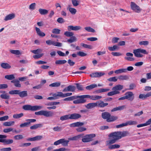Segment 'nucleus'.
<instances>
[{
	"label": "nucleus",
	"instance_id": "obj_39",
	"mask_svg": "<svg viewBox=\"0 0 151 151\" xmlns=\"http://www.w3.org/2000/svg\"><path fill=\"white\" fill-rule=\"evenodd\" d=\"M24 115L23 113H21L20 114H16L13 115V118L15 119H19L21 118Z\"/></svg>",
	"mask_w": 151,
	"mask_h": 151
},
{
	"label": "nucleus",
	"instance_id": "obj_38",
	"mask_svg": "<svg viewBox=\"0 0 151 151\" xmlns=\"http://www.w3.org/2000/svg\"><path fill=\"white\" fill-rule=\"evenodd\" d=\"M32 106L30 105H24L22 107V109L25 110L31 111Z\"/></svg>",
	"mask_w": 151,
	"mask_h": 151
},
{
	"label": "nucleus",
	"instance_id": "obj_11",
	"mask_svg": "<svg viewBox=\"0 0 151 151\" xmlns=\"http://www.w3.org/2000/svg\"><path fill=\"white\" fill-rule=\"evenodd\" d=\"M76 87L72 85H69L67 87L65 88L63 90V92L67 91H74L76 90Z\"/></svg>",
	"mask_w": 151,
	"mask_h": 151
},
{
	"label": "nucleus",
	"instance_id": "obj_33",
	"mask_svg": "<svg viewBox=\"0 0 151 151\" xmlns=\"http://www.w3.org/2000/svg\"><path fill=\"white\" fill-rule=\"evenodd\" d=\"M97 85L96 84H92L86 87V88L88 90H91L92 89L96 87Z\"/></svg>",
	"mask_w": 151,
	"mask_h": 151
},
{
	"label": "nucleus",
	"instance_id": "obj_25",
	"mask_svg": "<svg viewBox=\"0 0 151 151\" xmlns=\"http://www.w3.org/2000/svg\"><path fill=\"white\" fill-rule=\"evenodd\" d=\"M43 126V124H37L34 125L30 127V129H35L38 128H40Z\"/></svg>",
	"mask_w": 151,
	"mask_h": 151
},
{
	"label": "nucleus",
	"instance_id": "obj_36",
	"mask_svg": "<svg viewBox=\"0 0 151 151\" xmlns=\"http://www.w3.org/2000/svg\"><path fill=\"white\" fill-rule=\"evenodd\" d=\"M67 62L65 60H57L55 62V63L56 65H61L65 64Z\"/></svg>",
	"mask_w": 151,
	"mask_h": 151
},
{
	"label": "nucleus",
	"instance_id": "obj_49",
	"mask_svg": "<svg viewBox=\"0 0 151 151\" xmlns=\"http://www.w3.org/2000/svg\"><path fill=\"white\" fill-rule=\"evenodd\" d=\"M76 96H73L64 99V101H71L76 99Z\"/></svg>",
	"mask_w": 151,
	"mask_h": 151
},
{
	"label": "nucleus",
	"instance_id": "obj_18",
	"mask_svg": "<svg viewBox=\"0 0 151 151\" xmlns=\"http://www.w3.org/2000/svg\"><path fill=\"white\" fill-rule=\"evenodd\" d=\"M15 17V15L14 13L9 14L5 17L4 20L7 21L9 20H11Z\"/></svg>",
	"mask_w": 151,
	"mask_h": 151
},
{
	"label": "nucleus",
	"instance_id": "obj_58",
	"mask_svg": "<svg viewBox=\"0 0 151 151\" xmlns=\"http://www.w3.org/2000/svg\"><path fill=\"white\" fill-rule=\"evenodd\" d=\"M23 137L21 134L17 135L14 136V139L16 140H19L23 138Z\"/></svg>",
	"mask_w": 151,
	"mask_h": 151
},
{
	"label": "nucleus",
	"instance_id": "obj_46",
	"mask_svg": "<svg viewBox=\"0 0 151 151\" xmlns=\"http://www.w3.org/2000/svg\"><path fill=\"white\" fill-rule=\"evenodd\" d=\"M19 90H16L10 91L9 92V94L11 95L18 94H19Z\"/></svg>",
	"mask_w": 151,
	"mask_h": 151
},
{
	"label": "nucleus",
	"instance_id": "obj_28",
	"mask_svg": "<svg viewBox=\"0 0 151 151\" xmlns=\"http://www.w3.org/2000/svg\"><path fill=\"white\" fill-rule=\"evenodd\" d=\"M118 118L116 116H111L110 115V117L107 120V122H113L118 119Z\"/></svg>",
	"mask_w": 151,
	"mask_h": 151
},
{
	"label": "nucleus",
	"instance_id": "obj_3",
	"mask_svg": "<svg viewBox=\"0 0 151 151\" xmlns=\"http://www.w3.org/2000/svg\"><path fill=\"white\" fill-rule=\"evenodd\" d=\"M133 53L135 56L138 58H141L143 56V55L140 53L145 54H147L148 53L146 50L140 48L134 50Z\"/></svg>",
	"mask_w": 151,
	"mask_h": 151
},
{
	"label": "nucleus",
	"instance_id": "obj_15",
	"mask_svg": "<svg viewBox=\"0 0 151 151\" xmlns=\"http://www.w3.org/2000/svg\"><path fill=\"white\" fill-rule=\"evenodd\" d=\"M43 138V137L42 135H38L35 137L31 138H29L27 139L28 141H35L40 140Z\"/></svg>",
	"mask_w": 151,
	"mask_h": 151
},
{
	"label": "nucleus",
	"instance_id": "obj_37",
	"mask_svg": "<svg viewBox=\"0 0 151 151\" xmlns=\"http://www.w3.org/2000/svg\"><path fill=\"white\" fill-rule=\"evenodd\" d=\"M69 114L61 116L60 118V119L61 121H64L70 119Z\"/></svg>",
	"mask_w": 151,
	"mask_h": 151
},
{
	"label": "nucleus",
	"instance_id": "obj_54",
	"mask_svg": "<svg viewBox=\"0 0 151 151\" xmlns=\"http://www.w3.org/2000/svg\"><path fill=\"white\" fill-rule=\"evenodd\" d=\"M81 45L85 48H89L90 49H91V46L90 45H88L83 43H81Z\"/></svg>",
	"mask_w": 151,
	"mask_h": 151
},
{
	"label": "nucleus",
	"instance_id": "obj_7",
	"mask_svg": "<svg viewBox=\"0 0 151 151\" xmlns=\"http://www.w3.org/2000/svg\"><path fill=\"white\" fill-rule=\"evenodd\" d=\"M131 7L132 9L136 12L139 13L141 11L140 7L134 2H131Z\"/></svg>",
	"mask_w": 151,
	"mask_h": 151
},
{
	"label": "nucleus",
	"instance_id": "obj_6",
	"mask_svg": "<svg viewBox=\"0 0 151 151\" xmlns=\"http://www.w3.org/2000/svg\"><path fill=\"white\" fill-rule=\"evenodd\" d=\"M124 95L125 96H123V99H127L128 100L132 101L134 99V94L131 91L126 92Z\"/></svg>",
	"mask_w": 151,
	"mask_h": 151
},
{
	"label": "nucleus",
	"instance_id": "obj_48",
	"mask_svg": "<svg viewBox=\"0 0 151 151\" xmlns=\"http://www.w3.org/2000/svg\"><path fill=\"white\" fill-rule=\"evenodd\" d=\"M120 145L118 144L110 145L109 147V148L110 149H113L116 148H119L120 147Z\"/></svg>",
	"mask_w": 151,
	"mask_h": 151
},
{
	"label": "nucleus",
	"instance_id": "obj_57",
	"mask_svg": "<svg viewBox=\"0 0 151 151\" xmlns=\"http://www.w3.org/2000/svg\"><path fill=\"white\" fill-rule=\"evenodd\" d=\"M13 129L12 128H9L5 129H3V131L4 133H7L12 131Z\"/></svg>",
	"mask_w": 151,
	"mask_h": 151
},
{
	"label": "nucleus",
	"instance_id": "obj_51",
	"mask_svg": "<svg viewBox=\"0 0 151 151\" xmlns=\"http://www.w3.org/2000/svg\"><path fill=\"white\" fill-rule=\"evenodd\" d=\"M85 29L88 32L94 33L95 32V31L92 28L90 27H85Z\"/></svg>",
	"mask_w": 151,
	"mask_h": 151
},
{
	"label": "nucleus",
	"instance_id": "obj_42",
	"mask_svg": "<svg viewBox=\"0 0 151 151\" xmlns=\"http://www.w3.org/2000/svg\"><path fill=\"white\" fill-rule=\"evenodd\" d=\"M5 78L8 80H11L14 79L15 78V77L13 74H11L5 76Z\"/></svg>",
	"mask_w": 151,
	"mask_h": 151
},
{
	"label": "nucleus",
	"instance_id": "obj_35",
	"mask_svg": "<svg viewBox=\"0 0 151 151\" xmlns=\"http://www.w3.org/2000/svg\"><path fill=\"white\" fill-rule=\"evenodd\" d=\"M61 144L64 146H67L69 141V140H65V139H61Z\"/></svg>",
	"mask_w": 151,
	"mask_h": 151
},
{
	"label": "nucleus",
	"instance_id": "obj_20",
	"mask_svg": "<svg viewBox=\"0 0 151 151\" xmlns=\"http://www.w3.org/2000/svg\"><path fill=\"white\" fill-rule=\"evenodd\" d=\"M19 95L21 98H24L27 97L28 96L27 92L26 91H20L19 90Z\"/></svg>",
	"mask_w": 151,
	"mask_h": 151
},
{
	"label": "nucleus",
	"instance_id": "obj_26",
	"mask_svg": "<svg viewBox=\"0 0 151 151\" xmlns=\"http://www.w3.org/2000/svg\"><path fill=\"white\" fill-rule=\"evenodd\" d=\"M123 88V86L119 84L117 85L112 88V90L113 91H118L121 90Z\"/></svg>",
	"mask_w": 151,
	"mask_h": 151
},
{
	"label": "nucleus",
	"instance_id": "obj_32",
	"mask_svg": "<svg viewBox=\"0 0 151 151\" xmlns=\"http://www.w3.org/2000/svg\"><path fill=\"white\" fill-rule=\"evenodd\" d=\"M67 9H68L70 12L73 15L75 14L77 12L76 10L73 8L68 7Z\"/></svg>",
	"mask_w": 151,
	"mask_h": 151
},
{
	"label": "nucleus",
	"instance_id": "obj_24",
	"mask_svg": "<svg viewBox=\"0 0 151 151\" xmlns=\"http://www.w3.org/2000/svg\"><path fill=\"white\" fill-rule=\"evenodd\" d=\"M1 66L2 68L4 69H9L11 68V66L7 63H3L1 64Z\"/></svg>",
	"mask_w": 151,
	"mask_h": 151
},
{
	"label": "nucleus",
	"instance_id": "obj_16",
	"mask_svg": "<svg viewBox=\"0 0 151 151\" xmlns=\"http://www.w3.org/2000/svg\"><path fill=\"white\" fill-rule=\"evenodd\" d=\"M85 106L88 109H91L97 107V104L96 102L90 103L85 105Z\"/></svg>",
	"mask_w": 151,
	"mask_h": 151
},
{
	"label": "nucleus",
	"instance_id": "obj_4",
	"mask_svg": "<svg viewBox=\"0 0 151 151\" xmlns=\"http://www.w3.org/2000/svg\"><path fill=\"white\" fill-rule=\"evenodd\" d=\"M35 114L38 115H43L46 117H50L53 116V112L50 111L41 110L35 112Z\"/></svg>",
	"mask_w": 151,
	"mask_h": 151
},
{
	"label": "nucleus",
	"instance_id": "obj_1",
	"mask_svg": "<svg viewBox=\"0 0 151 151\" xmlns=\"http://www.w3.org/2000/svg\"><path fill=\"white\" fill-rule=\"evenodd\" d=\"M123 133L121 132H115L110 133L108 135L109 140L106 141L107 145H110L115 143L116 141L122 138Z\"/></svg>",
	"mask_w": 151,
	"mask_h": 151
},
{
	"label": "nucleus",
	"instance_id": "obj_8",
	"mask_svg": "<svg viewBox=\"0 0 151 151\" xmlns=\"http://www.w3.org/2000/svg\"><path fill=\"white\" fill-rule=\"evenodd\" d=\"M46 43L48 45H53L55 46L61 47L62 46V43L58 42H55L51 40H49L46 41Z\"/></svg>",
	"mask_w": 151,
	"mask_h": 151
},
{
	"label": "nucleus",
	"instance_id": "obj_29",
	"mask_svg": "<svg viewBox=\"0 0 151 151\" xmlns=\"http://www.w3.org/2000/svg\"><path fill=\"white\" fill-rule=\"evenodd\" d=\"M60 84L61 82L60 81H58L52 83L50 84L49 86L52 87H58L60 86Z\"/></svg>",
	"mask_w": 151,
	"mask_h": 151
},
{
	"label": "nucleus",
	"instance_id": "obj_63",
	"mask_svg": "<svg viewBox=\"0 0 151 151\" xmlns=\"http://www.w3.org/2000/svg\"><path fill=\"white\" fill-rule=\"evenodd\" d=\"M140 45H147L149 44V42L147 41H142L139 43Z\"/></svg>",
	"mask_w": 151,
	"mask_h": 151
},
{
	"label": "nucleus",
	"instance_id": "obj_14",
	"mask_svg": "<svg viewBox=\"0 0 151 151\" xmlns=\"http://www.w3.org/2000/svg\"><path fill=\"white\" fill-rule=\"evenodd\" d=\"M70 119H77L81 117V116L78 113H73L69 114Z\"/></svg>",
	"mask_w": 151,
	"mask_h": 151
},
{
	"label": "nucleus",
	"instance_id": "obj_61",
	"mask_svg": "<svg viewBox=\"0 0 151 151\" xmlns=\"http://www.w3.org/2000/svg\"><path fill=\"white\" fill-rule=\"evenodd\" d=\"M42 50L39 49L37 50H31V52L35 54H37L42 52Z\"/></svg>",
	"mask_w": 151,
	"mask_h": 151
},
{
	"label": "nucleus",
	"instance_id": "obj_22",
	"mask_svg": "<svg viewBox=\"0 0 151 151\" xmlns=\"http://www.w3.org/2000/svg\"><path fill=\"white\" fill-rule=\"evenodd\" d=\"M35 28L37 34L39 36L43 37L45 36V34L43 32H41L39 28L36 27Z\"/></svg>",
	"mask_w": 151,
	"mask_h": 151
},
{
	"label": "nucleus",
	"instance_id": "obj_40",
	"mask_svg": "<svg viewBox=\"0 0 151 151\" xmlns=\"http://www.w3.org/2000/svg\"><path fill=\"white\" fill-rule=\"evenodd\" d=\"M77 39L76 37L75 36H72L70 37V39L67 40V41L68 42L71 43L73 42L76 41Z\"/></svg>",
	"mask_w": 151,
	"mask_h": 151
},
{
	"label": "nucleus",
	"instance_id": "obj_53",
	"mask_svg": "<svg viewBox=\"0 0 151 151\" xmlns=\"http://www.w3.org/2000/svg\"><path fill=\"white\" fill-rule=\"evenodd\" d=\"M107 80L110 82H116L117 80V77L115 76L114 77H111L107 79Z\"/></svg>",
	"mask_w": 151,
	"mask_h": 151
},
{
	"label": "nucleus",
	"instance_id": "obj_23",
	"mask_svg": "<svg viewBox=\"0 0 151 151\" xmlns=\"http://www.w3.org/2000/svg\"><path fill=\"white\" fill-rule=\"evenodd\" d=\"M11 82L14 84V86L18 87H21V85L20 83V82L19 80L17 79H14L11 81Z\"/></svg>",
	"mask_w": 151,
	"mask_h": 151
},
{
	"label": "nucleus",
	"instance_id": "obj_56",
	"mask_svg": "<svg viewBox=\"0 0 151 151\" xmlns=\"http://www.w3.org/2000/svg\"><path fill=\"white\" fill-rule=\"evenodd\" d=\"M86 128L83 127H82L77 128L76 129V131L78 132H82L83 131H86Z\"/></svg>",
	"mask_w": 151,
	"mask_h": 151
},
{
	"label": "nucleus",
	"instance_id": "obj_50",
	"mask_svg": "<svg viewBox=\"0 0 151 151\" xmlns=\"http://www.w3.org/2000/svg\"><path fill=\"white\" fill-rule=\"evenodd\" d=\"M60 30L58 28H54L52 29V32L53 34H58L60 33Z\"/></svg>",
	"mask_w": 151,
	"mask_h": 151
},
{
	"label": "nucleus",
	"instance_id": "obj_13",
	"mask_svg": "<svg viewBox=\"0 0 151 151\" xmlns=\"http://www.w3.org/2000/svg\"><path fill=\"white\" fill-rule=\"evenodd\" d=\"M96 103L97 104V107L100 108L105 107L108 104V103H104V101L101 100L97 101Z\"/></svg>",
	"mask_w": 151,
	"mask_h": 151
},
{
	"label": "nucleus",
	"instance_id": "obj_19",
	"mask_svg": "<svg viewBox=\"0 0 151 151\" xmlns=\"http://www.w3.org/2000/svg\"><path fill=\"white\" fill-rule=\"evenodd\" d=\"M137 124V122L135 121H129L125 123H123V127L128 125H134Z\"/></svg>",
	"mask_w": 151,
	"mask_h": 151
},
{
	"label": "nucleus",
	"instance_id": "obj_10",
	"mask_svg": "<svg viewBox=\"0 0 151 151\" xmlns=\"http://www.w3.org/2000/svg\"><path fill=\"white\" fill-rule=\"evenodd\" d=\"M72 93H68L64 94L61 92H58L57 94H55L54 95L55 96H58L64 98L70 96L72 95Z\"/></svg>",
	"mask_w": 151,
	"mask_h": 151
},
{
	"label": "nucleus",
	"instance_id": "obj_52",
	"mask_svg": "<svg viewBox=\"0 0 151 151\" xmlns=\"http://www.w3.org/2000/svg\"><path fill=\"white\" fill-rule=\"evenodd\" d=\"M76 85L77 89L80 91H82L83 90V86L82 85L80 84L79 83H76Z\"/></svg>",
	"mask_w": 151,
	"mask_h": 151
},
{
	"label": "nucleus",
	"instance_id": "obj_60",
	"mask_svg": "<svg viewBox=\"0 0 151 151\" xmlns=\"http://www.w3.org/2000/svg\"><path fill=\"white\" fill-rule=\"evenodd\" d=\"M9 118V116L7 115L1 117H0V121H3L7 120Z\"/></svg>",
	"mask_w": 151,
	"mask_h": 151
},
{
	"label": "nucleus",
	"instance_id": "obj_2",
	"mask_svg": "<svg viewBox=\"0 0 151 151\" xmlns=\"http://www.w3.org/2000/svg\"><path fill=\"white\" fill-rule=\"evenodd\" d=\"M82 135V141L83 142H88L92 141L93 140V138L96 137V134H86L84 136L83 134H81Z\"/></svg>",
	"mask_w": 151,
	"mask_h": 151
},
{
	"label": "nucleus",
	"instance_id": "obj_64",
	"mask_svg": "<svg viewBox=\"0 0 151 151\" xmlns=\"http://www.w3.org/2000/svg\"><path fill=\"white\" fill-rule=\"evenodd\" d=\"M62 128L61 127H59L58 126L54 127L53 130L55 131H59L62 130Z\"/></svg>",
	"mask_w": 151,
	"mask_h": 151
},
{
	"label": "nucleus",
	"instance_id": "obj_45",
	"mask_svg": "<svg viewBox=\"0 0 151 151\" xmlns=\"http://www.w3.org/2000/svg\"><path fill=\"white\" fill-rule=\"evenodd\" d=\"M0 97L2 99H9L10 98L9 96L6 93L2 94L0 95Z\"/></svg>",
	"mask_w": 151,
	"mask_h": 151
},
{
	"label": "nucleus",
	"instance_id": "obj_59",
	"mask_svg": "<svg viewBox=\"0 0 151 151\" xmlns=\"http://www.w3.org/2000/svg\"><path fill=\"white\" fill-rule=\"evenodd\" d=\"M36 4L35 3L31 4L29 6V8L31 10H33L35 8Z\"/></svg>",
	"mask_w": 151,
	"mask_h": 151
},
{
	"label": "nucleus",
	"instance_id": "obj_55",
	"mask_svg": "<svg viewBox=\"0 0 151 151\" xmlns=\"http://www.w3.org/2000/svg\"><path fill=\"white\" fill-rule=\"evenodd\" d=\"M72 3L74 6H77L79 3V2L77 0H72Z\"/></svg>",
	"mask_w": 151,
	"mask_h": 151
},
{
	"label": "nucleus",
	"instance_id": "obj_5",
	"mask_svg": "<svg viewBox=\"0 0 151 151\" xmlns=\"http://www.w3.org/2000/svg\"><path fill=\"white\" fill-rule=\"evenodd\" d=\"M75 97L76 99L77 98H79L80 99L74 101L73 103L74 104H83L86 103V100L84 99L86 98L85 95L76 96Z\"/></svg>",
	"mask_w": 151,
	"mask_h": 151
},
{
	"label": "nucleus",
	"instance_id": "obj_9",
	"mask_svg": "<svg viewBox=\"0 0 151 151\" xmlns=\"http://www.w3.org/2000/svg\"><path fill=\"white\" fill-rule=\"evenodd\" d=\"M86 98H89L93 100H96L100 99L102 98V96L98 95L91 96L89 95H85Z\"/></svg>",
	"mask_w": 151,
	"mask_h": 151
},
{
	"label": "nucleus",
	"instance_id": "obj_43",
	"mask_svg": "<svg viewBox=\"0 0 151 151\" xmlns=\"http://www.w3.org/2000/svg\"><path fill=\"white\" fill-rule=\"evenodd\" d=\"M64 35L67 37H71L74 35V34L72 32L66 31L64 32Z\"/></svg>",
	"mask_w": 151,
	"mask_h": 151
},
{
	"label": "nucleus",
	"instance_id": "obj_27",
	"mask_svg": "<svg viewBox=\"0 0 151 151\" xmlns=\"http://www.w3.org/2000/svg\"><path fill=\"white\" fill-rule=\"evenodd\" d=\"M43 108L42 106H32L31 108V111H35L37 110H39Z\"/></svg>",
	"mask_w": 151,
	"mask_h": 151
},
{
	"label": "nucleus",
	"instance_id": "obj_17",
	"mask_svg": "<svg viewBox=\"0 0 151 151\" xmlns=\"http://www.w3.org/2000/svg\"><path fill=\"white\" fill-rule=\"evenodd\" d=\"M110 114L109 113L107 112H103L101 114V116L104 119H106V121L110 117Z\"/></svg>",
	"mask_w": 151,
	"mask_h": 151
},
{
	"label": "nucleus",
	"instance_id": "obj_34",
	"mask_svg": "<svg viewBox=\"0 0 151 151\" xmlns=\"http://www.w3.org/2000/svg\"><path fill=\"white\" fill-rule=\"evenodd\" d=\"M119 48V46L116 45H114L113 47H109L108 48V49L111 51H114L118 50Z\"/></svg>",
	"mask_w": 151,
	"mask_h": 151
},
{
	"label": "nucleus",
	"instance_id": "obj_31",
	"mask_svg": "<svg viewBox=\"0 0 151 151\" xmlns=\"http://www.w3.org/2000/svg\"><path fill=\"white\" fill-rule=\"evenodd\" d=\"M14 124V121L5 122L3 123V125L5 126H11Z\"/></svg>",
	"mask_w": 151,
	"mask_h": 151
},
{
	"label": "nucleus",
	"instance_id": "obj_47",
	"mask_svg": "<svg viewBox=\"0 0 151 151\" xmlns=\"http://www.w3.org/2000/svg\"><path fill=\"white\" fill-rule=\"evenodd\" d=\"M119 91H113L108 93L107 95L108 96H112L113 95L119 94Z\"/></svg>",
	"mask_w": 151,
	"mask_h": 151
},
{
	"label": "nucleus",
	"instance_id": "obj_44",
	"mask_svg": "<svg viewBox=\"0 0 151 151\" xmlns=\"http://www.w3.org/2000/svg\"><path fill=\"white\" fill-rule=\"evenodd\" d=\"M123 109V106H120L118 107H116L113 109L111 110V112H114L117 111H121Z\"/></svg>",
	"mask_w": 151,
	"mask_h": 151
},
{
	"label": "nucleus",
	"instance_id": "obj_62",
	"mask_svg": "<svg viewBox=\"0 0 151 151\" xmlns=\"http://www.w3.org/2000/svg\"><path fill=\"white\" fill-rule=\"evenodd\" d=\"M77 54L78 55L81 57H84L87 55V54L83 52L79 51L77 52Z\"/></svg>",
	"mask_w": 151,
	"mask_h": 151
},
{
	"label": "nucleus",
	"instance_id": "obj_30",
	"mask_svg": "<svg viewBox=\"0 0 151 151\" xmlns=\"http://www.w3.org/2000/svg\"><path fill=\"white\" fill-rule=\"evenodd\" d=\"M39 12L41 15H45L48 13V11L47 10L41 8L39 9Z\"/></svg>",
	"mask_w": 151,
	"mask_h": 151
},
{
	"label": "nucleus",
	"instance_id": "obj_21",
	"mask_svg": "<svg viewBox=\"0 0 151 151\" xmlns=\"http://www.w3.org/2000/svg\"><path fill=\"white\" fill-rule=\"evenodd\" d=\"M82 135H81V134L78 135L76 136L69 138H68V140H69V141L77 140L81 138V137H82Z\"/></svg>",
	"mask_w": 151,
	"mask_h": 151
},
{
	"label": "nucleus",
	"instance_id": "obj_12",
	"mask_svg": "<svg viewBox=\"0 0 151 151\" xmlns=\"http://www.w3.org/2000/svg\"><path fill=\"white\" fill-rule=\"evenodd\" d=\"M67 29L68 31H76L80 30L81 29V27L80 26H73V25H70L68 27Z\"/></svg>",
	"mask_w": 151,
	"mask_h": 151
},
{
	"label": "nucleus",
	"instance_id": "obj_41",
	"mask_svg": "<svg viewBox=\"0 0 151 151\" xmlns=\"http://www.w3.org/2000/svg\"><path fill=\"white\" fill-rule=\"evenodd\" d=\"M9 51L12 54L16 55H19L21 54L20 51L18 50H10Z\"/></svg>",
	"mask_w": 151,
	"mask_h": 151
}]
</instances>
